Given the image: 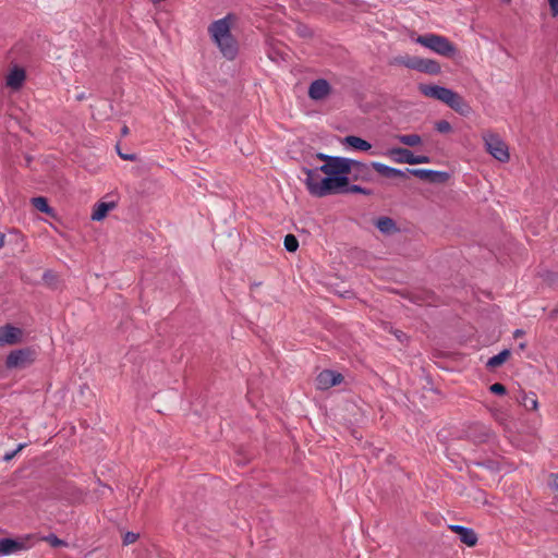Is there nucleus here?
Returning a JSON list of instances; mask_svg holds the SVG:
<instances>
[{
  "instance_id": "1",
  "label": "nucleus",
  "mask_w": 558,
  "mask_h": 558,
  "mask_svg": "<svg viewBox=\"0 0 558 558\" xmlns=\"http://www.w3.org/2000/svg\"><path fill=\"white\" fill-rule=\"evenodd\" d=\"M235 22V15L229 13L225 17L214 21L208 26V33L213 41L217 45L221 54L228 60H234L239 45L231 33V27Z\"/></svg>"
},
{
  "instance_id": "2",
  "label": "nucleus",
  "mask_w": 558,
  "mask_h": 558,
  "mask_svg": "<svg viewBox=\"0 0 558 558\" xmlns=\"http://www.w3.org/2000/svg\"><path fill=\"white\" fill-rule=\"evenodd\" d=\"M418 90L428 98H433L446 104L449 108L463 117H468L472 112L471 106L465 99L454 90L432 84H420Z\"/></svg>"
},
{
  "instance_id": "3",
  "label": "nucleus",
  "mask_w": 558,
  "mask_h": 558,
  "mask_svg": "<svg viewBox=\"0 0 558 558\" xmlns=\"http://www.w3.org/2000/svg\"><path fill=\"white\" fill-rule=\"evenodd\" d=\"M415 41L445 58H454L459 52L457 46L441 35L433 33L420 35L416 37Z\"/></svg>"
},
{
  "instance_id": "4",
  "label": "nucleus",
  "mask_w": 558,
  "mask_h": 558,
  "mask_svg": "<svg viewBox=\"0 0 558 558\" xmlns=\"http://www.w3.org/2000/svg\"><path fill=\"white\" fill-rule=\"evenodd\" d=\"M350 182L349 177L340 175H326L319 179V184H313L311 187V195L315 197H324L332 194H341L343 186Z\"/></svg>"
},
{
  "instance_id": "5",
  "label": "nucleus",
  "mask_w": 558,
  "mask_h": 558,
  "mask_svg": "<svg viewBox=\"0 0 558 558\" xmlns=\"http://www.w3.org/2000/svg\"><path fill=\"white\" fill-rule=\"evenodd\" d=\"M353 167H359L363 170L366 169V163L350 158L333 156L328 163L320 166L319 170L326 175L349 177L352 173Z\"/></svg>"
},
{
  "instance_id": "6",
  "label": "nucleus",
  "mask_w": 558,
  "mask_h": 558,
  "mask_svg": "<svg viewBox=\"0 0 558 558\" xmlns=\"http://www.w3.org/2000/svg\"><path fill=\"white\" fill-rule=\"evenodd\" d=\"M36 534H26L17 538H1L0 539V555L9 556L19 551L31 549L37 542Z\"/></svg>"
},
{
  "instance_id": "7",
  "label": "nucleus",
  "mask_w": 558,
  "mask_h": 558,
  "mask_svg": "<svg viewBox=\"0 0 558 558\" xmlns=\"http://www.w3.org/2000/svg\"><path fill=\"white\" fill-rule=\"evenodd\" d=\"M36 350L32 348H22L11 351L5 359L8 369H23L31 366L36 360Z\"/></svg>"
},
{
  "instance_id": "8",
  "label": "nucleus",
  "mask_w": 558,
  "mask_h": 558,
  "mask_svg": "<svg viewBox=\"0 0 558 558\" xmlns=\"http://www.w3.org/2000/svg\"><path fill=\"white\" fill-rule=\"evenodd\" d=\"M483 141L485 143L486 150L497 160L506 162L509 160L510 155L506 143L499 137V135L493 132H486L483 134Z\"/></svg>"
},
{
  "instance_id": "9",
  "label": "nucleus",
  "mask_w": 558,
  "mask_h": 558,
  "mask_svg": "<svg viewBox=\"0 0 558 558\" xmlns=\"http://www.w3.org/2000/svg\"><path fill=\"white\" fill-rule=\"evenodd\" d=\"M401 63L408 69L416 70L418 72L437 75L441 72V66L438 61L433 59H424L418 57L407 58Z\"/></svg>"
},
{
  "instance_id": "10",
  "label": "nucleus",
  "mask_w": 558,
  "mask_h": 558,
  "mask_svg": "<svg viewBox=\"0 0 558 558\" xmlns=\"http://www.w3.org/2000/svg\"><path fill=\"white\" fill-rule=\"evenodd\" d=\"M407 172L430 183H445L449 179V173L430 169H407Z\"/></svg>"
},
{
  "instance_id": "11",
  "label": "nucleus",
  "mask_w": 558,
  "mask_h": 558,
  "mask_svg": "<svg viewBox=\"0 0 558 558\" xmlns=\"http://www.w3.org/2000/svg\"><path fill=\"white\" fill-rule=\"evenodd\" d=\"M23 331L21 328L7 324L0 327V347L13 345L22 341Z\"/></svg>"
},
{
  "instance_id": "12",
  "label": "nucleus",
  "mask_w": 558,
  "mask_h": 558,
  "mask_svg": "<svg viewBox=\"0 0 558 558\" xmlns=\"http://www.w3.org/2000/svg\"><path fill=\"white\" fill-rule=\"evenodd\" d=\"M343 380L340 373L330 369L320 372L316 377V386L320 390L329 389L330 387L339 385Z\"/></svg>"
},
{
  "instance_id": "13",
  "label": "nucleus",
  "mask_w": 558,
  "mask_h": 558,
  "mask_svg": "<svg viewBox=\"0 0 558 558\" xmlns=\"http://www.w3.org/2000/svg\"><path fill=\"white\" fill-rule=\"evenodd\" d=\"M466 435L472 441L483 444L492 438L493 433L486 425L482 423H473L468 427Z\"/></svg>"
},
{
  "instance_id": "14",
  "label": "nucleus",
  "mask_w": 558,
  "mask_h": 558,
  "mask_svg": "<svg viewBox=\"0 0 558 558\" xmlns=\"http://www.w3.org/2000/svg\"><path fill=\"white\" fill-rule=\"evenodd\" d=\"M331 93V86L324 78L315 80L308 87V97L313 100H323Z\"/></svg>"
},
{
  "instance_id": "15",
  "label": "nucleus",
  "mask_w": 558,
  "mask_h": 558,
  "mask_svg": "<svg viewBox=\"0 0 558 558\" xmlns=\"http://www.w3.org/2000/svg\"><path fill=\"white\" fill-rule=\"evenodd\" d=\"M449 529L459 535L460 541L463 544H465L470 547H473L477 544L478 538H477V535L474 532V530H472L470 527L462 526V525H457V524L449 525Z\"/></svg>"
},
{
  "instance_id": "16",
  "label": "nucleus",
  "mask_w": 558,
  "mask_h": 558,
  "mask_svg": "<svg viewBox=\"0 0 558 558\" xmlns=\"http://www.w3.org/2000/svg\"><path fill=\"white\" fill-rule=\"evenodd\" d=\"M387 156H389L393 161L399 163L412 165V162L414 161V154L408 148H391L387 151Z\"/></svg>"
},
{
  "instance_id": "17",
  "label": "nucleus",
  "mask_w": 558,
  "mask_h": 558,
  "mask_svg": "<svg viewBox=\"0 0 558 558\" xmlns=\"http://www.w3.org/2000/svg\"><path fill=\"white\" fill-rule=\"evenodd\" d=\"M374 170L386 178H407V173L402 170L389 167L381 162H372L371 165Z\"/></svg>"
},
{
  "instance_id": "18",
  "label": "nucleus",
  "mask_w": 558,
  "mask_h": 558,
  "mask_svg": "<svg viewBox=\"0 0 558 558\" xmlns=\"http://www.w3.org/2000/svg\"><path fill=\"white\" fill-rule=\"evenodd\" d=\"M26 78L25 71L21 68H14L7 76V86L12 89H20Z\"/></svg>"
},
{
  "instance_id": "19",
  "label": "nucleus",
  "mask_w": 558,
  "mask_h": 558,
  "mask_svg": "<svg viewBox=\"0 0 558 558\" xmlns=\"http://www.w3.org/2000/svg\"><path fill=\"white\" fill-rule=\"evenodd\" d=\"M517 400L527 411H536L538 408L537 398L534 392L526 393L522 391Z\"/></svg>"
},
{
  "instance_id": "20",
  "label": "nucleus",
  "mask_w": 558,
  "mask_h": 558,
  "mask_svg": "<svg viewBox=\"0 0 558 558\" xmlns=\"http://www.w3.org/2000/svg\"><path fill=\"white\" fill-rule=\"evenodd\" d=\"M375 226L385 234H391L398 231L396 221L390 217H380L376 220Z\"/></svg>"
},
{
  "instance_id": "21",
  "label": "nucleus",
  "mask_w": 558,
  "mask_h": 558,
  "mask_svg": "<svg viewBox=\"0 0 558 558\" xmlns=\"http://www.w3.org/2000/svg\"><path fill=\"white\" fill-rule=\"evenodd\" d=\"M116 207V203L109 202V203H98L92 214V219L96 221L102 220L109 210L113 209Z\"/></svg>"
},
{
  "instance_id": "22",
  "label": "nucleus",
  "mask_w": 558,
  "mask_h": 558,
  "mask_svg": "<svg viewBox=\"0 0 558 558\" xmlns=\"http://www.w3.org/2000/svg\"><path fill=\"white\" fill-rule=\"evenodd\" d=\"M344 143L354 149L363 151H366L372 147L371 143L355 135L344 137Z\"/></svg>"
},
{
  "instance_id": "23",
  "label": "nucleus",
  "mask_w": 558,
  "mask_h": 558,
  "mask_svg": "<svg viewBox=\"0 0 558 558\" xmlns=\"http://www.w3.org/2000/svg\"><path fill=\"white\" fill-rule=\"evenodd\" d=\"M319 171V167L315 169L303 168V172L306 174L305 185L310 193L313 184H319V179H322Z\"/></svg>"
},
{
  "instance_id": "24",
  "label": "nucleus",
  "mask_w": 558,
  "mask_h": 558,
  "mask_svg": "<svg viewBox=\"0 0 558 558\" xmlns=\"http://www.w3.org/2000/svg\"><path fill=\"white\" fill-rule=\"evenodd\" d=\"M509 356H510V351L505 349L501 352H499L498 354L492 356L487 361L486 366L488 368H497L500 365H502L508 360Z\"/></svg>"
},
{
  "instance_id": "25",
  "label": "nucleus",
  "mask_w": 558,
  "mask_h": 558,
  "mask_svg": "<svg viewBox=\"0 0 558 558\" xmlns=\"http://www.w3.org/2000/svg\"><path fill=\"white\" fill-rule=\"evenodd\" d=\"M396 138L403 145L414 147L422 144V137L418 134L397 135Z\"/></svg>"
},
{
  "instance_id": "26",
  "label": "nucleus",
  "mask_w": 558,
  "mask_h": 558,
  "mask_svg": "<svg viewBox=\"0 0 558 558\" xmlns=\"http://www.w3.org/2000/svg\"><path fill=\"white\" fill-rule=\"evenodd\" d=\"M32 204L37 210H39L41 213H45L48 215L53 214V209L48 205V201L46 197H43V196L33 197Z\"/></svg>"
},
{
  "instance_id": "27",
  "label": "nucleus",
  "mask_w": 558,
  "mask_h": 558,
  "mask_svg": "<svg viewBox=\"0 0 558 558\" xmlns=\"http://www.w3.org/2000/svg\"><path fill=\"white\" fill-rule=\"evenodd\" d=\"M37 541H45L52 547H62L68 545L65 541L59 538L56 534L52 533L47 536L38 537Z\"/></svg>"
},
{
  "instance_id": "28",
  "label": "nucleus",
  "mask_w": 558,
  "mask_h": 558,
  "mask_svg": "<svg viewBox=\"0 0 558 558\" xmlns=\"http://www.w3.org/2000/svg\"><path fill=\"white\" fill-rule=\"evenodd\" d=\"M283 244L288 252H295L299 247V241L293 234H287Z\"/></svg>"
},
{
  "instance_id": "29",
  "label": "nucleus",
  "mask_w": 558,
  "mask_h": 558,
  "mask_svg": "<svg viewBox=\"0 0 558 558\" xmlns=\"http://www.w3.org/2000/svg\"><path fill=\"white\" fill-rule=\"evenodd\" d=\"M342 193H360V194H364V195H371L372 194V191L371 190H367V189H364L360 185H356V184H349L347 186H343V191Z\"/></svg>"
},
{
  "instance_id": "30",
  "label": "nucleus",
  "mask_w": 558,
  "mask_h": 558,
  "mask_svg": "<svg viewBox=\"0 0 558 558\" xmlns=\"http://www.w3.org/2000/svg\"><path fill=\"white\" fill-rule=\"evenodd\" d=\"M548 486L554 494V498L558 500V473H551L549 475Z\"/></svg>"
},
{
  "instance_id": "31",
  "label": "nucleus",
  "mask_w": 558,
  "mask_h": 558,
  "mask_svg": "<svg viewBox=\"0 0 558 558\" xmlns=\"http://www.w3.org/2000/svg\"><path fill=\"white\" fill-rule=\"evenodd\" d=\"M435 129L439 133H449L452 130L451 124L447 120H440V121L436 122Z\"/></svg>"
},
{
  "instance_id": "32",
  "label": "nucleus",
  "mask_w": 558,
  "mask_h": 558,
  "mask_svg": "<svg viewBox=\"0 0 558 558\" xmlns=\"http://www.w3.org/2000/svg\"><path fill=\"white\" fill-rule=\"evenodd\" d=\"M489 391L494 395L504 396L507 393V388L505 385H502L500 383H495L489 386Z\"/></svg>"
},
{
  "instance_id": "33",
  "label": "nucleus",
  "mask_w": 558,
  "mask_h": 558,
  "mask_svg": "<svg viewBox=\"0 0 558 558\" xmlns=\"http://www.w3.org/2000/svg\"><path fill=\"white\" fill-rule=\"evenodd\" d=\"M352 172H354L353 179H366L369 175V168L366 165V169H361L359 167H353Z\"/></svg>"
},
{
  "instance_id": "34",
  "label": "nucleus",
  "mask_w": 558,
  "mask_h": 558,
  "mask_svg": "<svg viewBox=\"0 0 558 558\" xmlns=\"http://www.w3.org/2000/svg\"><path fill=\"white\" fill-rule=\"evenodd\" d=\"M137 538H138V534L133 533V532H128L124 534L123 544L124 545L133 544L137 541Z\"/></svg>"
},
{
  "instance_id": "35",
  "label": "nucleus",
  "mask_w": 558,
  "mask_h": 558,
  "mask_svg": "<svg viewBox=\"0 0 558 558\" xmlns=\"http://www.w3.org/2000/svg\"><path fill=\"white\" fill-rule=\"evenodd\" d=\"M296 32L301 37H311L312 36L311 29L305 25H299L296 27Z\"/></svg>"
},
{
  "instance_id": "36",
  "label": "nucleus",
  "mask_w": 558,
  "mask_h": 558,
  "mask_svg": "<svg viewBox=\"0 0 558 558\" xmlns=\"http://www.w3.org/2000/svg\"><path fill=\"white\" fill-rule=\"evenodd\" d=\"M432 298L430 294H426L424 298L420 296V295H415L413 301L418 303V304H432V302L429 301V299Z\"/></svg>"
},
{
  "instance_id": "37",
  "label": "nucleus",
  "mask_w": 558,
  "mask_h": 558,
  "mask_svg": "<svg viewBox=\"0 0 558 558\" xmlns=\"http://www.w3.org/2000/svg\"><path fill=\"white\" fill-rule=\"evenodd\" d=\"M550 13L555 17L558 15V0H548Z\"/></svg>"
},
{
  "instance_id": "38",
  "label": "nucleus",
  "mask_w": 558,
  "mask_h": 558,
  "mask_svg": "<svg viewBox=\"0 0 558 558\" xmlns=\"http://www.w3.org/2000/svg\"><path fill=\"white\" fill-rule=\"evenodd\" d=\"M24 447H25V444H20V445L17 446V448H16L14 451H12V452H10V453H5V456H4V460H5V461L11 460V459H12V458L17 453V452H20Z\"/></svg>"
},
{
  "instance_id": "39",
  "label": "nucleus",
  "mask_w": 558,
  "mask_h": 558,
  "mask_svg": "<svg viewBox=\"0 0 558 558\" xmlns=\"http://www.w3.org/2000/svg\"><path fill=\"white\" fill-rule=\"evenodd\" d=\"M429 162V157L427 156H414V161L412 162V165H418V163H428Z\"/></svg>"
},
{
  "instance_id": "40",
  "label": "nucleus",
  "mask_w": 558,
  "mask_h": 558,
  "mask_svg": "<svg viewBox=\"0 0 558 558\" xmlns=\"http://www.w3.org/2000/svg\"><path fill=\"white\" fill-rule=\"evenodd\" d=\"M118 154L123 160L134 161L136 159V155L134 154H123L120 150H118Z\"/></svg>"
},
{
  "instance_id": "41",
  "label": "nucleus",
  "mask_w": 558,
  "mask_h": 558,
  "mask_svg": "<svg viewBox=\"0 0 558 558\" xmlns=\"http://www.w3.org/2000/svg\"><path fill=\"white\" fill-rule=\"evenodd\" d=\"M316 158H317V159H319V160H322V161H324L325 163H328V162H329V160H330L331 158H333V156H329V155H326V154H324V153H318V154L316 155Z\"/></svg>"
},
{
  "instance_id": "42",
  "label": "nucleus",
  "mask_w": 558,
  "mask_h": 558,
  "mask_svg": "<svg viewBox=\"0 0 558 558\" xmlns=\"http://www.w3.org/2000/svg\"><path fill=\"white\" fill-rule=\"evenodd\" d=\"M75 98H76L77 101H82V100L87 98V95L85 93H80V94L76 95Z\"/></svg>"
},
{
  "instance_id": "43",
  "label": "nucleus",
  "mask_w": 558,
  "mask_h": 558,
  "mask_svg": "<svg viewBox=\"0 0 558 558\" xmlns=\"http://www.w3.org/2000/svg\"><path fill=\"white\" fill-rule=\"evenodd\" d=\"M4 240H5V235L2 232H0V248H2L4 246V242H5Z\"/></svg>"
},
{
  "instance_id": "44",
  "label": "nucleus",
  "mask_w": 558,
  "mask_h": 558,
  "mask_svg": "<svg viewBox=\"0 0 558 558\" xmlns=\"http://www.w3.org/2000/svg\"><path fill=\"white\" fill-rule=\"evenodd\" d=\"M523 333H524V331H523V330H521V329H517V330L514 331L513 336H514V338H518V337L523 336Z\"/></svg>"
},
{
  "instance_id": "45",
  "label": "nucleus",
  "mask_w": 558,
  "mask_h": 558,
  "mask_svg": "<svg viewBox=\"0 0 558 558\" xmlns=\"http://www.w3.org/2000/svg\"><path fill=\"white\" fill-rule=\"evenodd\" d=\"M121 133L122 135H128L129 134V128L126 125H124L121 130Z\"/></svg>"
},
{
  "instance_id": "46",
  "label": "nucleus",
  "mask_w": 558,
  "mask_h": 558,
  "mask_svg": "<svg viewBox=\"0 0 558 558\" xmlns=\"http://www.w3.org/2000/svg\"><path fill=\"white\" fill-rule=\"evenodd\" d=\"M553 277H554V275H553V274L547 272V275H546L545 279H546V280H550V281H553V280H554V278H553Z\"/></svg>"
},
{
  "instance_id": "47",
  "label": "nucleus",
  "mask_w": 558,
  "mask_h": 558,
  "mask_svg": "<svg viewBox=\"0 0 558 558\" xmlns=\"http://www.w3.org/2000/svg\"><path fill=\"white\" fill-rule=\"evenodd\" d=\"M556 314H558V307H557V308H555V310L551 312V315H556Z\"/></svg>"
},
{
  "instance_id": "48",
  "label": "nucleus",
  "mask_w": 558,
  "mask_h": 558,
  "mask_svg": "<svg viewBox=\"0 0 558 558\" xmlns=\"http://www.w3.org/2000/svg\"><path fill=\"white\" fill-rule=\"evenodd\" d=\"M502 1L506 2V3H509L511 0H502Z\"/></svg>"
}]
</instances>
